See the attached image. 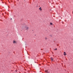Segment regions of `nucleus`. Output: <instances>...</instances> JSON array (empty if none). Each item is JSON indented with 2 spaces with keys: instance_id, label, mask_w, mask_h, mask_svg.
Returning a JSON list of instances; mask_svg holds the SVG:
<instances>
[{
  "instance_id": "obj_6",
  "label": "nucleus",
  "mask_w": 73,
  "mask_h": 73,
  "mask_svg": "<svg viewBox=\"0 0 73 73\" xmlns=\"http://www.w3.org/2000/svg\"><path fill=\"white\" fill-rule=\"evenodd\" d=\"M66 54L65 53V54H64V56H66Z\"/></svg>"
},
{
  "instance_id": "obj_2",
  "label": "nucleus",
  "mask_w": 73,
  "mask_h": 73,
  "mask_svg": "<svg viewBox=\"0 0 73 73\" xmlns=\"http://www.w3.org/2000/svg\"><path fill=\"white\" fill-rule=\"evenodd\" d=\"M17 42L16 41H15V40L13 41V43L14 44H16L17 43Z\"/></svg>"
},
{
  "instance_id": "obj_13",
  "label": "nucleus",
  "mask_w": 73,
  "mask_h": 73,
  "mask_svg": "<svg viewBox=\"0 0 73 73\" xmlns=\"http://www.w3.org/2000/svg\"><path fill=\"white\" fill-rule=\"evenodd\" d=\"M54 50H55V49H54Z\"/></svg>"
},
{
  "instance_id": "obj_7",
  "label": "nucleus",
  "mask_w": 73,
  "mask_h": 73,
  "mask_svg": "<svg viewBox=\"0 0 73 73\" xmlns=\"http://www.w3.org/2000/svg\"><path fill=\"white\" fill-rule=\"evenodd\" d=\"M47 72V70H46L45 71V72H46V73Z\"/></svg>"
},
{
  "instance_id": "obj_8",
  "label": "nucleus",
  "mask_w": 73,
  "mask_h": 73,
  "mask_svg": "<svg viewBox=\"0 0 73 73\" xmlns=\"http://www.w3.org/2000/svg\"><path fill=\"white\" fill-rule=\"evenodd\" d=\"M50 25H52V23H50Z\"/></svg>"
},
{
  "instance_id": "obj_9",
  "label": "nucleus",
  "mask_w": 73,
  "mask_h": 73,
  "mask_svg": "<svg viewBox=\"0 0 73 73\" xmlns=\"http://www.w3.org/2000/svg\"><path fill=\"white\" fill-rule=\"evenodd\" d=\"M45 38L46 40H47V38L46 37H45Z\"/></svg>"
},
{
  "instance_id": "obj_3",
  "label": "nucleus",
  "mask_w": 73,
  "mask_h": 73,
  "mask_svg": "<svg viewBox=\"0 0 73 73\" xmlns=\"http://www.w3.org/2000/svg\"><path fill=\"white\" fill-rule=\"evenodd\" d=\"M51 59L52 60V61L53 59V58H51Z\"/></svg>"
},
{
  "instance_id": "obj_4",
  "label": "nucleus",
  "mask_w": 73,
  "mask_h": 73,
  "mask_svg": "<svg viewBox=\"0 0 73 73\" xmlns=\"http://www.w3.org/2000/svg\"><path fill=\"white\" fill-rule=\"evenodd\" d=\"M39 9L40 10V11H42V9H41V7H40L39 8Z\"/></svg>"
},
{
  "instance_id": "obj_10",
  "label": "nucleus",
  "mask_w": 73,
  "mask_h": 73,
  "mask_svg": "<svg viewBox=\"0 0 73 73\" xmlns=\"http://www.w3.org/2000/svg\"><path fill=\"white\" fill-rule=\"evenodd\" d=\"M64 54H65L66 53V52H64Z\"/></svg>"
},
{
  "instance_id": "obj_11",
  "label": "nucleus",
  "mask_w": 73,
  "mask_h": 73,
  "mask_svg": "<svg viewBox=\"0 0 73 73\" xmlns=\"http://www.w3.org/2000/svg\"><path fill=\"white\" fill-rule=\"evenodd\" d=\"M57 48H56V49H55V50H57Z\"/></svg>"
},
{
  "instance_id": "obj_12",
  "label": "nucleus",
  "mask_w": 73,
  "mask_h": 73,
  "mask_svg": "<svg viewBox=\"0 0 73 73\" xmlns=\"http://www.w3.org/2000/svg\"><path fill=\"white\" fill-rule=\"evenodd\" d=\"M11 19V20L12 19V18Z\"/></svg>"
},
{
  "instance_id": "obj_1",
  "label": "nucleus",
  "mask_w": 73,
  "mask_h": 73,
  "mask_svg": "<svg viewBox=\"0 0 73 73\" xmlns=\"http://www.w3.org/2000/svg\"><path fill=\"white\" fill-rule=\"evenodd\" d=\"M25 28L26 29V30H27L29 29V27L27 26H26L25 27Z\"/></svg>"
},
{
  "instance_id": "obj_5",
  "label": "nucleus",
  "mask_w": 73,
  "mask_h": 73,
  "mask_svg": "<svg viewBox=\"0 0 73 73\" xmlns=\"http://www.w3.org/2000/svg\"><path fill=\"white\" fill-rule=\"evenodd\" d=\"M50 36L51 37H52V35H50Z\"/></svg>"
}]
</instances>
